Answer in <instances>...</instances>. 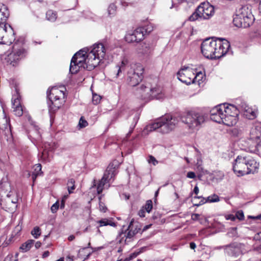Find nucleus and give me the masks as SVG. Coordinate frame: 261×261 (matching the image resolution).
Instances as JSON below:
<instances>
[{
	"instance_id": "obj_1",
	"label": "nucleus",
	"mask_w": 261,
	"mask_h": 261,
	"mask_svg": "<svg viewBox=\"0 0 261 261\" xmlns=\"http://www.w3.org/2000/svg\"><path fill=\"white\" fill-rule=\"evenodd\" d=\"M230 47L227 40L220 38L205 39L201 44V51L207 59H217L226 55Z\"/></svg>"
},
{
	"instance_id": "obj_2",
	"label": "nucleus",
	"mask_w": 261,
	"mask_h": 261,
	"mask_svg": "<svg viewBox=\"0 0 261 261\" xmlns=\"http://www.w3.org/2000/svg\"><path fill=\"white\" fill-rule=\"evenodd\" d=\"M210 118L217 123L233 126L238 122V111L233 105L220 104L210 111Z\"/></svg>"
},
{
	"instance_id": "obj_3",
	"label": "nucleus",
	"mask_w": 261,
	"mask_h": 261,
	"mask_svg": "<svg viewBox=\"0 0 261 261\" xmlns=\"http://www.w3.org/2000/svg\"><path fill=\"white\" fill-rule=\"evenodd\" d=\"M259 166V163L250 155H238L233 164V170L235 173L244 175L257 172Z\"/></svg>"
},
{
	"instance_id": "obj_4",
	"label": "nucleus",
	"mask_w": 261,
	"mask_h": 261,
	"mask_svg": "<svg viewBox=\"0 0 261 261\" xmlns=\"http://www.w3.org/2000/svg\"><path fill=\"white\" fill-rule=\"evenodd\" d=\"M178 122V119L170 115H165L156 122L147 126L148 131L157 130L162 134H167L173 130Z\"/></svg>"
},
{
	"instance_id": "obj_5",
	"label": "nucleus",
	"mask_w": 261,
	"mask_h": 261,
	"mask_svg": "<svg viewBox=\"0 0 261 261\" xmlns=\"http://www.w3.org/2000/svg\"><path fill=\"white\" fill-rule=\"evenodd\" d=\"M254 20V17L251 11V7L245 5L237 11L233 22L237 27L246 28L252 25Z\"/></svg>"
},
{
	"instance_id": "obj_6",
	"label": "nucleus",
	"mask_w": 261,
	"mask_h": 261,
	"mask_svg": "<svg viewBox=\"0 0 261 261\" xmlns=\"http://www.w3.org/2000/svg\"><path fill=\"white\" fill-rule=\"evenodd\" d=\"M105 55L106 49L103 44L100 43L94 44L87 54V62L89 65L88 68L90 70L94 69L104 59Z\"/></svg>"
},
{
	"instance_id": "obj_7",
	"label": "nucleus",
	"mask_w": 261,
	"mask_h": 261,
	"mask_svg": "<svg viewBox=\"0 0 261 261\" xmlns=\"http://www.w3.org/2000/svg\"><path fill=\"white\" fill-rule=\"evenodd\" d=\"M64 93L58 88L53 87L47 91V97L48 99L47 105L50 113H55L63 105Z\"/></svg>"
},
{
	"instance_id": "obj_8",
	"label": "nucleus",
	"mask_w": 261,
	"mask_h": 261,
	"mask_svg": "<svg viewBox=\"0 0 261 261\" xmlns=\"http://www.w3.org/2000/svg\"><path fill=\"white\" fill-rule=\"evenodd\" d=\"M181 121L187 125V126L193 130H198L201 125L205 121L204 115L199 112L191 111L181 118Z\"/></svg>"
},
{
	"instance_id": "obj_9",
	"label": "nucleus",
	"mask_w": 261,
	"mask_h": 261,
	"mask_svg": "<svg viewBox=\"0 0 261 261\" xmlns=\"http://www.w3.org/2000/svg\"><path fill=\"white\" fill-rule=\"evenodd\" d=\"M161 89L159 87L152 88L149 84H142L136 90V94L138 97L145 100H149L153 98L159 99Z\"/></svg>"
},
{
	"instance_id": "obj_10",
	"label": "nucleus",
	"mask_w": 261,
	"mask_h": 261,
	"mask_svg": "<svg viewBox=\"0 0 261 261\" xmlns=\"http://www.w3.org/2000/svg\"><path fill=\"white\" fill-rule=\"evenodd\" d=\"M214 13V7L209 3H201L189 17V20L193 21L198 19H208Z\"/></svg>"
},
{
	"instance_id": "obj_11",
	"label": "nucleus",
	"mask_w": 261,
	"mask_h": 261,
	"mask_svg": "<svg viewBox=\"0 0 261 261\" xmlns=\"http://www.w3.org/2000/svg\"><path fill=\"white\" fill-rule=\"evenodd\" d=\"M202 77V73L201 72L196 73V75L192 71V69L189 67L184 66L178 72V79L187 85L191 83H196L197 81L200 84V78Z\"/></svg>"
},
{
	"instance_id": "obj_12",
	"label": "nucleus",
	"mask_w": 261,
	"mask_h": 261,
	"mask_svg": "<svg viewBox=\"0 0 261 261\" xmlns=\"http://www.w3.org/2000/svg\"><path fill=\"white\" fill-rule=\"evenodd\" d=\"M144 69L140 64L132 65L127 71V81L131 86H136L143 79Z\"/></svg>"
},
{
	"instance_id": "obj_13",
	"label": "nucleus",
	"mask_w": 261,
	"mask_h": 261,
	"mask_svg": "<svg viewBox=\"0 0 261 261\" xmlns=\"http://www.w3.org/2000/svg\"><path fill=\"white\" fill-rule=\"evenodd\" d=\"M27 54V50L24 47H19L18 43L15 42L13 47V51L8 56L7 62L15 66L21 59L26 57Z\"/></svg>"
},
{
	"instance_id": "obj_14",
	"label": "nucleus",
	"mask_w": 261,
	"mask_h": 261,
	"mask_svg": "<svg viewBox=\"0 0 261 261\" xmlns=\"http://www.w3.org/2000/svg\"><path fill=\"white\" fill-rule=\"evenodd\" d=\"M116 174V167L114 166L113 164H110L97 186V192L98 194L102 193L105 185L108 188L110 187L109 185L107 186V184L110 182Z\"/></svg>"
},
{
	"instance_id": "obj_15",
	"label": "nucleus",
	"mask_w": 261,
	"mask_h": 261,
	"mask_svg": "<svg viewBox=\"0 0 261 261\" xmlns=\"http://www.w3.org/2000/svg\"><path fill=\"white\" fill-rule=\"evenodd\" d=\"M15 40L14 31L9 24H0V44L10 45Z\"/></svg>"
},
{
	"instance_id": "obj_16",
	"label": "nucleus",
	"mask_w": 261,
	"mask_h": 261,
	"mask_svg": "<svg viewBox=\"0 0 261 261\" xmlns=\"http://www.w3.org/2000/svg\"><path fill=\"white\" fill-rule=\"evenodd\" d=\"M237 106H235L238 111V114L240 112L244 117L250 120L254 119L256 117V113L253 109L249 107L246 102L241 99L237 100Z\"/></svg>"
},
{
	"instance_id": "obj_17",
	"label": "nucleus",
	"mask_w": 261,
	"mask_h": 261,
	"mask_svg": "<svg viewBox=\"0 0 261 261\" xmlns=\"http://www.w3.org/2000/svg\"><path fill=\"white\" fill-rule=\"evenodd\" d=\"M87 55L86 57H79L77 59L74 60V63L72 64V60H71L69 71L71 74L76 73L80 70V67H83L90 71L88 67V64L87 62Z\"/></svg>"
},
{
	"instance_id": "obj_18",
	"label": "nucleus",
	"mask_w": 261,
	"mask_h": 261,
	"mask_svg": "<svg viewBox=\"0 0 261 261\" xmlns=\"http://www.w3.org/2000/svg\"><path fill=\"white\" fill-rule=\"evenodd\" d=\"M225 248L224 254L225 256L237 257L242 253L240 245L237 242L226 245Z\"/></svg>"
},
{
	"instance_id": "obj_19",
	"label": "nucleus",
	"mask_w": 261,
	"mask_h": 261,
	"mask_svg": "<svg viewBox=\"0 0 261 261\" xmlns=\"http://www.w3.org/2000/svg\"><path fill=\"white\" fill-rule=\"evenodd\" d=\"M144 39L141 29L138 28L133 32H128L125 36V41L129 43L139 42Z\"/></svg>"
},
{
	"instance_id": "obj_20",
	"label": "nucleus",
	"mask_w": 261,
	"mask_h": 261,
	"mask_svg": "<svg viewBox=\"0 0 261 261\" xmlns=\"http://www.w3.org/2000/svg\"><path fill=\"white\" fill-rule=\"evenodd\" d=\"M128 64V60L126 58H123L121 61L117 64L113 69V78H119L123 76V71Z\"/></svg>"
},
{
	"instance_id": "obj_21",
	"label": "nucleus",
	"mask_w": 261,
	"mask_h": 261,
	"mask_svg": "<svg viewBox=\"0 0 261 261\" xmlns=\"http://www.w3.org/2000/svg\"><path fill=\"white\" fill-rule=\"evenodd\" d=\"M13 191H11V185L7 178H2L0 182V197L11 196Z\"/></svg>"
},
{
	"instance_id": "obj_22",
	"label": "nucleus",
	"mask_w": 261,
	"mask_h": 261,
	"mask_svg": "<svg viewBox=\"0 0 261 261\" xmlns=\"http://www.w3.org/2000/svg\"><path fill=\"white\" fill-rule=\"evenodd\" d=\"M134 219H132L130 222L127 229L125 230V232H123L122 231L119 233L118 237L120 238L119 240L120 243L123 242L124 238H125L124 241L126 242L127 239H130L136 235L135 232H134L133 231L134 228Z\"/></svg>"
},
{
	"instance_id": "obj_23",
	"label": "nucleus",
	"mask_w": 261,
	"mask_h": 261,
	"mask_svg": "<svg viewBox=\"0 0 261 261\" xmlns=\"http://www.w3.org/2000/svg\"><path fill=\"white\" fill-rule=\"evenodd\" d=\"M10 129V119L7 117L4 109L1 107L0 110V128L3 130Z\"/></svg>"
},
{
	"instance_id": "obj_24",
	"label": "nucleus",
	"mask_w": 261,
	"mask_h": 261,
	"mask_svg": "<svg viewBox=\"0 0 261 261\" xmlns=\"http://www.w3.org/2000/svg\"><path fill=\"white\" fill-rule=\"evenodd\" d=\"M9 16L8 7L0 3V24H6V21Z\"/></svg>"
},
{
	"instance_id": "obj_25",
	"label": "nucleus",
	"mask_w": 261,
	"mask_h": 261,
	"mask_svg": "<svg viewBox=\"0 0 261 261\" xmlns=\"http://www.w3.org/2000/svg\"><path fill=\"white\" fill-rule=\"evenodd\" d=\"M250 138L252 140H256V142L261 141V127L255 126L251 129L250 131Z\"/></svg>"
},
{
	"instance_id": "obj_26",
	"label": "nucleus",
	"mask_w": 261,
	"mask_h": 261,
	"mask_svg": "<svg viewBox=\"0 0 261 261\" xmlns=\"http://www.w3.org/2000/svg\"><path fill=\"white\" fill-rule=\"evenodd\" d=\"M29 121L30 122L31 124L34 127V130L32 132V135L34 136V138L36 140H40L41 139V135L40 132L39 127L36 125L34 122L31 118L30 116L28 117Z\"/></svg>"
},
{
	"instance_id": "obj_27",
	"label": "nucleus",
	"mask_w": 261,
	"mask_h": 261,
	"mask_svg": "<svg viewBox=\"0 0 261 261\" xmlns=\"http://www.w3.org/2000/svg\"><path fill=\"white\" fill-rule=\"evenodd\" d=\"M151 50L150 45L146 42L141 44L140 47L138 49L139 53L142 55H148L151 53Z\"/></svg>"
},
{
	"instance_id": "obj_28",
	"label": "nucleus",
	"mask_w": 261,
	"mask_h": 261,
	"mask_svg": "<svg viewBox=\"0 0 261 261\" xmlns=\"http://www.w3.org/2000/svg\"><path fill=\"white\" fill-rule=\"evenodd\" d=\"M220 199L219 196L217 195L213 194L212 196H210L207 197V199L204 201V199L203 198V199L199 202L198 204H195V205L199 206L203 204H204L205 202H216L219 201Z\"/></svg>"
},
{
	"instance_id": "obj_29",
	"label": "nucleus",
	"mask_w": 261,
	"mask_h": 261,
	"mask_svg": "<svg viewBox=\"0 0 261 261\" xmlns=\"http://www.w3.org/2000/svg\"><path fill=\"white\" fill-rule=\"evenodd\" d=\"M138 28L141 29V32H142L144 38L146 35H147L151 33L153 30V27L152 24L151 23H148L146 25L138 27Z\"/></svg>"
},
{
	"instance_id": "obj_30",
	"label": "nucleus",
	"mask_w": 261,
	"mask_h": 261,
	"mask_svg": "<svg viewBox=\"0 0 261 261\" xmlns=\"http://www.w3.org/2000/svg\"><path fill=\"white\" fill-rule=\"evenodd\" d=\"M57 18V13L52 10H48L46 13V19L50 21L55 22Z\"/></svg>"
},
{
	"instance_id": "obj_31",
	"label": "nucleus",
	"mask_w": 261,
	"mask_h": 261,
	"mask_svg": "<svg viewBox=\"0 0 261 261\" xmlns=\"http://www.w3.org/2000/svg\"><path fill=\"white\" fill-rule=\"evenodd\" d=\"M17 101L19 102L18 99L16 98L14 100V102L13 103V106H15L14 108V112L16 116L20 117L23 114V110L21 106L19 104V103L15 106V103H17Z\"/></svg>"
},
{
	"instance_id": "obj_32",
	"label": "nucleus",
	"mask_w": 261,
	"mask_h": 261,
	"mask_svg": "<svg viewBox=\"0 0 261 261\" xmlns=\"http://www.w3.org/2000/svg\"><path fill=\"white\" fill-rule=\"evenodd\" d=\"M34 242V241L33 240H28L21 245L19 248L20 250H21L23 252H25L29 251L31 248Z\"/></svg>"
},
{
	"instance_id": "obj_33",
	"label": "nucleus",
	"mask_w": 261,
	"mask_h": 261,
	"mask_svg": "<svg viewBox=\"0 0 261 261\" xmlns=\"http://www.w3.org/2000/svg\"><path fill=\"white\" fill-rule=\"evenodd\" d=\"M97 223L99 224V227H102L107 225H110L111 226H116V224L114 222L109 220L108 219L105 218L102 219L97 221Z\"/></svg>"
},
{
	"instance_id": "obj_34",
	"label": "nucleus",
	"mask_w": 261,
	"mask_h": 261,
	"mask_svg": "<svg viewBox=\"0 0 261 261\" xmlns=\"http://www.w3.org/2000/svg\"><path fill=\"white\" fill-rule=\"evenodd\" d=\"M67 190L69 194H71L73 192V190L75 189V180L73 178H70L68 180L67 183Z\"/></svg>"
},
{
	"instance_id": "obj_35",
	"label": "nucleus",
	"mask_w": 261,
	"mask_h": 261,
	"mask_svg": "<svg viewBox=\"0 0 261 261\" xmlns=\"http://www.w3.org/2000/svg\"><path fill=\"white\" fill-rule=\"evenodd\" d=\"M6 197V201L7 203H12L13 204H16L18 201V197L16 193L13 191V194L11 196Z\"/></svg>"
},
{
	"instance_id": "obj_36",
	"label": "nucleus",
	"mask_w": 261,
	"mask_h": 261,
	"mask_svg": "<svg viewBox=\"0 0 261 261\" xmlns=\"http://www.w3.org/2000/svg\"><path fill=\"white\" fill-rule=\"evenodd\" d=\"M117 7L116 5L112 3L111 4L108 8V13L110 17L114 16L116 13Z\"/></svg>"
},
{
	"instance_id": "obj_37",
	"label": "nucleus",
	"mask_w": 261,
	"mask_h": 261,
	"mask_svg": "<svg viewBox=\"0 0 261 261\" xmlns=\"http://www.w3.org/2000/svg\"><path fill=\"white\" fill-rule=\"evenodd\" d=\"M84 51L83 50H81L77 52L74 54V55L72 58V64L74 63V61L75 59H77L79 57H86V55H87L88 53L85 52L84 53Z\"/></svg>"
},
{
	"instance_id": "obj_38",
	"label": "nucleus",
	"mask_w": 261,
	"mask_h": 261,
	"mask_svg": "<svg viewBox=\"0 0 261 261\" xmlns=\"http://www.w3.org/2000/svg\"><path fill=\"white\" fill-rule=\"evenodd\" d=\"M250 152L255 153L258 155H261V141L257 142L255 148L251 149Z\"/></svg>"
},
{
	"instance_id": "obj_39",
	"label": "nucleus",
	"mask_w": 261,
	"mask_h": 261,
	"mask_svg": "<svg viewBox=\"0 0 261 261\" xmlns=\"http://www.w3.org/2000/svg\"><path fill=\"white\" fill-rule=\"evenodd\" d=\"M31 234L35 238L37 239L41 234V230L40 228L38 226L35 227L32 230Z\"/></svg>"
},
{
	"instance_id": "obj_40",
	"label": "nucleus",
	"mask_w": 261,
	"mask_h": 261,
	"mask_svg": "<svg viewBox=\"0 0 261 261\" xmlns=\"http://www.w3.org/2000/svg\"><path fill=\"white\" fill-rule=\"evenodd\" d=\"M144 207V209L147 213H150L152 208V202L151 200H148L146 201V204Z\"/></svg>"
},
{
	"instance_id": "obj_41",
	"label": "nucleus",
	"mask_w": 261,
	"mask_h": 261,
	"mask_svg": "<svg viewBox=\"0 0 261 261\" xmlns=\"http://www.w3.org/2000/svg\"><path fill=\"white\" fill-rule=\"evenodd\" d=\"M42 160L44 161H49V154L47 151L44 150L41 153Z\"/></svg>"
},
{
	"instance_id": "obj_42",
	"label": "nucleus",
	"mask_w": 261,
	"mask_h": 261,
	"mask_svg": "<svg viewBox=\"0 0 261 261\" xmlns=\"http://www.w3.org/2000/svg\"><path fill=\"white\" fill-rule=\"evenodd\" d=\"M101 97L97 94H93L92 97V102L94 105H97L100 101Z\"/></svg>"
},
{
	"instance_id": "obj_43",
	"label": "nucleus",
	"mask_w": 261,
	"mask_h": 261,
	"mask_svg": "<svg viewBox=\"0 0 261 261\" xmlns=\"http://www.w3.org/2000/svg\"><path fill=\"white\" fill-rule=\"evenodd\" d=\"M79 125L81 128H83L88 125V122L82 117L80 119Z\"/></svg>"
},
{
	"instance_id": "obj_44",
	"label": "nucleus",
	"mask_w": 261,
	"mask_h": 261,
	"mask_svg": "<svg viewBox=\"0 0 261 261\" xmlns=\"http://www.w3.org/2000/svg\"><path fill=\"white\" fill-rule=\"evenodd\" d=\"M134 225V228H133V231L134 232H135V234H136L137 233H138L141 230V227L140 226V224L138 223H134L133 222Z\"/></svg>"
},
{
	"instance_id": "obj_45",
	"label": "nucleus",
	"mask_w": 261,
	"mask_h": 261,
	"mask_svg": "<svg viewBox=\"0 0 261 261\" xmlns=\"http://www.w3.org/2000/svg\"><path fill=\"white\" fill-rule=\"evenodd\" d=\"M59 207V203L58 201L55 202L51 207V211L53 213H56L58 210Z\"/></svg>"
},
{
	"instance_id": "obj_46",
	"label": "nucleus",
	"mask_w": 261,
	"mask_h": 261,
	"mask_svg": "<svg viewBox=\"0 0 261 261\" xmlns=\"http://www.w3.org/2000/svg\"><path fill=\"white\" fill-rule=\"evenodd\" d=\"M236 216L240 220H242L244 219V215L242 211H238L236 214Z\"/></svg>"
},
{
	"instance_id": "obj_47",
	"label": "nucleus",
	"mask_w": 261,
	"mask_h": 261,
	"mask_svg": "<svg viewBox=\"0 0 261 261\" xmlns=\"http://www.w3.org/2000/svg\"><path fill=\"white\" fill-rule=\"evenodd\" d=\"M148 162L149 163H152L153 165H155L158 163V162L156 161V160L155 159V158L152 155H150L149 156V159L148 160Z\"/></svg>"
},
{
	"instance_id": "obj_48",
	"label": "nucleus",
	"mask_w": 261,
	"mask_h": 261,
	"mask_svg": "<svg viewBox=\"0 0 261 261\" xmlns=\"http://www.w3.org/2000/svg\"><path fill=\"white\" fill-rule=\"evenodd\" d=\"M145 212L146 211L144 209V207H142V208L138 212V215L140 217H144Z\"/></svg>"
},
{
	"instance_id": "obj_49",
	"label": "nucleus",
	"mask_w": 261,
	"mask_h": 261,
	"mask_svg": "<svg viewBox=\"0 0 261 261\" xmlns=\"http://www.w3.org/2000/svg\"><path fill=\"white\" fill-rule=\"evenodd\" d=\"M187 177L190 178H194L196 177V175L194 172L190 171L188 172Z\"/></svg>"
},
{
	"instance_id": "obj_50",
	"label": "nucleus",
	"mask_w": 261,
	"mask_h": 261,
	"mask_svg": "<svg viewBox=\"0 0 261 261\" xmlns=\"http://www.w3.org/2000/svg\"><path fill=\"white\" fill-rule=\"evenodd\" d=\"M254 239L256 241H261V231L255 234Z\"/></svg>"
},
{
	"instance_id": "obj_51",
	"label": "nucleus",
	"mask_w": 261,
	"mask_h": 261,
	"mask_svg": "<svg viewBox=\"0 0 261 261\" xmlns=\"http://www.w3.org/2000/svg\"><path fill=\"white\" fill-rule=\"evenodd\" d=\"M226 220H230L231 221H234L236 217L233 215H228L225 216Z\"/></svg>"
},
{
	"instance_id": "obj_52",
	"label": "nucleus",
	"mask_w": 261,
	"mask_h": 261,
	"mask_svg": "<svg viewBox=\"0 0 261 261\" xmlns=\"http://www.w3.org/2000/svg\"><path fill=\"white\" fill-rule=\"evenodd\" d=\"M225 245L218 246L214 247V250H221V249H223L224 252L225 251Z\"/></svg>"
},
{
	"instance_id": "obj_53",
	"label": "nucleus",
	"mask_w": 261,
	"mask_h": 261,
	"mask_svg": "<svg viewBox=\"0 0 261 261\" xmlns=\"http://www.w3.org/2000/svg\"><path fill=\"white\" fill-rule=\"evenodd\" d=\"M99 208L100 210L103 212H106L107 210V207L105 205H103V204L102 203H99Z\"/></svg>"
},
{
	"instance_id": "obj_54",
	"label": "nucleus",
	"mask_w": 261,
	"mask_h": 261,
	"mask_svg": "<svg viewBox=\"0 0 261 261\" xmlns=\"http://www.w3.org/2000/svg\"><path fill=\"white\" fill-rule=\"evenodd\" d=\"M192 219L193 220H198L200 215L198 214H193L192 215Z\"/></svg>"
},
{
	"instance_id": "obj_55",
	"label": "nucleus",
	"mask_w": 261,
	"mask_h": 261,
	"mask_svg": "<svg viewBox=\"0 0 261 261\" xmlns=\"http://www.w3.org/2000/svg\"><path fill=\"white\" fill-rule=\"evenodd\" d=\"M190 247L192 249H195L196 247V245L194 242H191L190 243Z\"/></svg>"
},
{
	"instance_id": "obj_56",
	"label": "nucleus",
	"mask_w": 261,
	"mask_h": 261,
	"mask_svg": "<svg viewBox=\"0 0 261 261\" xmlns=\"http://www.w3.org/2000/svg\"><path fill=\"white\" fill-rule=\"evenodd\" d=\"M49 255V252L48 251H46L43 253L42 257H43V258H46V257H48Z\"/></svg>"
},
{
	"instance_id": "obj_57",
	"label": "nucleus",
	"mask_w": 261,
	"mask_h": 261,
	"mask_svg": "<svg viewBox=\"0 0 261 261\" xmlns=\"http://www.w3.org/2000/svg\"><path fill=\"white\" fill-rule=\"evenodd\" d=\"M41 170V166L40 164H37L36 165V168H35V171H36V172H39Z\"/></svg>"
},
{
	"instance_id": "obj_58",
	"label": "nucleus",
	"mask_w": 261,
	"mask_h": 261,
	"mask_svg": "<svg viewBox=\"0 0 261 261\" xmlns=\"http://www.w3.org/2000/svg\"><path fill=\"white\" fill-rule=\"evenodd\" d=\"M74 256L68 255L66 257V261H73Z\"/></svg>"
},
{
	"instance_id": "obj_59",
	"label": "nucleus",
	"mask_w": 261,
	"mask_h": 261,
	"mask_svg": "<svg viewBox=\"0 0 261 261\" xmlns=\"http://www.w3.org/2000/svg\"><path fill=\"white\" fill-rule=\"evenodd\" d=\"M39 172H37L36 173H33L32 175V180H33V181L34 182L35 180L36 179V177H37V176L38 175H39Z\"/></svg>"
},
{
	"instance_id": "obj_60",
	"label": "nucleus",
	"mask_w": 261,
	"mask_h": 261,
	"mask_svg": "<svg viewBox=\"0 0 261 261\" xmlns=\"http://www.w3.org/2000/svg\"><path fill=\"white\" fill-rule=\"evenodd\" d=\"M254 250L256 251L258 253H261V244L258 246H257L254 248Z\"/></svg>"
},
{
	"instance_id": "obj_61",
	"label": "nucleus",
	"mask_w": 261,
	"mask_h": 261,
	"mask_svg": "<svg viewBox=\"0 0 261 261\" xmlns=\"http://www.w3.org/2000/svg\"><path fill=\"white\" fill-rule=\"evenodd\" d=\"M193 192L196 194V195H197L198 193H199V188L198 187L196 186L194 188V190H193Z\"/></svg>"
},
{
	"instance_id": "obj_62",
	"label": "nucleus",
	"mask_w": 261,
	"mask_h": 261,
	"mask_svg": "<svg viewBox=\"0 0 261 261\" xmlns=\"http://www.w3.org/2000/svg\"><path fill=\"white\" fill-rule=\"evenodd\" d=\"M41 245V243L39 241L36 242V243L35 244V246L36 249H38L39 248H40Z\"/></svg>"
},
{
	"instance_id": "obj_63",
	"label": "nucleus",
	"mask_w": 261,
	"mask_h": 261,
	"mask_svg": "<svg viewBox=\"0 0 261 261\" xmlns=\"http://www.w3.org/2000/svg\"><path fill=\"white\" fill-rule=\"evenodd\" d=\"M159 190H160V188H159L158 189L157 191H155V194H154V201L155 202L156 200V197L158 196L159 195Z\"/></svg>"
},
{
	"instance_id": "obj_64",
	"label": "nucleus",
	"mask_w": 261,
	"mask_h": 261,
	"mask_svg": "<svg viewBox=\"0 0 261 261\" xmlns=\"http://www.w3.org/2000/svg\"><path fill=\"white\" fill-rule=\"evenodd\" d=\"M65 207V202H64V199H62L61 200V204H60V208L61 209L62 208H64Z\"/></svg>"
}]
</instances>
